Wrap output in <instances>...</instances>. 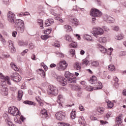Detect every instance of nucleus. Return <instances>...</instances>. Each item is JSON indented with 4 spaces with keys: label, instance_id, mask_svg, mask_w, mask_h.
Returning <instances> with one entry per match:
<instances>
[{
    "label": "nucleus",
    "instance_id": "5701e85b",
    "mask_svg": "<svg viewBox=\"0 0 126 126\" xmlns=\"http://www.w3.org/2000/svg\"><path fill=\"white\" fill-rule=\"evenodd\" d=\"M90 81L92 84H95L97 82V77L95 76H93L91 77Z\"/></svg>",
    "mask_w": 126,
    "mask_h": 126
},
{
    "label": "nucleus",
    "instance_id": "0e129e2a",
    "mask_svg": "<svg viewBox=\"0 0 126 126\" xmlns=\"http://www.w3.org/2000/svg\"><path fill=\"white\" fill-rule=\"evenodd\" d=\"M11 47V53H15V48H14V47L13 46H10Z\"/></svg>",
    "mask_w": 126,
    "mask_h": 126
},
{
    "label": "nucleus",
    "instance_id": "2eb2a0df",
    "mask_svg": "<svg viewBox=\"0 0 126 126\" xmlns=\"http://www.w3.org/2000/svg\"><path fill=\"white\" fill-rule=\"evenodd\" d=\"M98 41L100 44H105L107 43L108 39H107V37H100L99 38Z\"/></svg>",
    "mask_w": 126,
    "mask_h": 126
},
{
    "label": "nucleus",
    "instance_id": "aec40b11",
    "mask_svg": "<svg viewBox=\"0 0 126 126\" xmlns=\"http://www.w3.org/2000/svg\"><path fill=\"white\" fill-rule=\"evenodd\" d=\"M53 23H54V19H47L45 21V24L46 25V26H51V25L53 24Z\"/></svg>",
    "mask_w": 126,
    "mask_h": 126
},
{
    "label": "nucleus",
    "instance_id": "b1692460",
    "mask_svg": "<svg viewBox=\"0 0 126 126\" xmlns=\"http://www.w3.org/2000/svg\"><path fill=\"white\" fill-rule=\"evenodd\" d=\"M23 96V92L21 90H20L18 92V100L20 101Z\"/></svg>",
    "mask_w": 126,
    "mask_h": 126
},
{
    "label": "nucleus",
    "instance_id": "680f3d73",
    "mask_svg": "<svg viewBox=\"0 0 126 126\" xmlns=\"http://www.w3.org/2000/svg\"><path fill=\"white\" fill-rule=\"evenodd\" d=\"M126 51H121L120 52V56H126Z\"/></svg>",
    "mask_w": 126,
    "mask_h": 126
},
{
    "label": "nucleus",
    "instance_id": "3c124183",
    "mask_svg": "<svg viewBox=\"0 0 126 126\" xmlns=\"http://www.w3.org/2000/svg\"><path fill=\"white\" fill-rule=\"evenodd\" d=\"M104 108H103L102 107H99L97 109V112H98V113H100V114H103L104 113Z\"/></svg>",
    "mask_w": 126,
    "mask_h": 126
},
{
    "label": "nucleus",
    "instance_id": "412c9836",
    "mask_svg": "<svg viewBox=\"0 0 126 126\" xmlns=\"http://www.w3.org/2000/svg\"><path fill=\"white\" fill-rule=\"evenodd\" d=\"M106 21L109 23H114L115 22V19L110 16H107L106 17Z\"/></svg>",
    "mask_w": 126,
    "mask_h": 126
},
{
    "label": "nucleus",
    "instance_id": "052dcab7",
    "mask_svg": "<svg viewBox=\"0 0 126 126\" xmlns=\"http://www.w3.org/2000/svg\"><path fill=\"white\" fill-rule=\"evenodd\" d=\"M16 35H17V32L16 31H13L12 33V36L13 37H16Z\"/></svg>",
    "mask_w": 126,
    "mask_h": 126
},
{
    "label": "nucleus",
    "instance_id": "4be33fe9",
    "mask_svg": "<svg viewBox=\"0 0 126 126\" xmlns=\"http://www.w3.org/2000/svg\"><path fill=\"white\" fill-rule=\"evenodd\" d=\"M35 99L40 106H41V107H43V106H44V102H43V100L41 99L39 96H36L35 97Z\"/></svg>",
    "mask_w": 126,
    "mask_h": 126
},
{
    "label": "nucleus",
    "instance_id": "4c0bfd02",
    "mask_svg": "<svg viewBox=\"0 0 126 126\" xmlns=\"http://www.w3.org/2000/svg\"><path fill=\"white\" fill-rule=\"evenodd\" d=\"M116 122L117 123L118 125L122 124V116H121V115H119L116 119Z\"/></svg>",
    "mask_w": 126,
    "mask_h": 126
},
{
    "label": "nucleus",
    "instance_id": "4468645a",
    "mask_svg": "<svg viewBox=\"0 0 126 126\" xmlns=\"http://www.w3.org/2000/svg\"><path fill=\"white\" fill-rule=\"evenodd\" d=\"M68 82L69 83H75V81H76V79L75 77L73 76V75L71 76L70 77L67 79Z\"/></svg>",
    "mask_w": 126,
    "mask_h": 126
},
{
    "label": "nucleus",
    "instance_id": "69168bd1",
    "mask_svg": "<svg viewBox=\"0 0 126 126\" xmlns=\"http://www.w3.org/2000/svg\"><path fill=\"white\" fill-rule=\"evenodd\" d=\"M79 110H81L82 112H84V107L82 106V105L79 106Z\"/></svg>",
    "mask_w": 126,
    "mask_h": 126
},
{
    "label": "nucleus",
    "instance_id": "603ef678",
    "mask_svg": "<svg viewBox=\"0 0 126 126\" xmlns=\"http://www.w3.org/2000/svg\"><path fill=\"white\" fill-rule=\"evenodd\" d=\"M112 114L111 112H108L107 114L105 115V118H107V119H109L110 117H112Z\"/></svg>",
    "mask_w": 126,
    "mask_h": 126
},
{
    "label": "nucleus",
    "instance_id": "37998d69",
    "mask_svg": "<svg viewBox=\"0 0 126 126\" xmlns=\"http://www.w3.org/2000/svg\"><path fill=\"white\" fill-rule=\"evenodd\" d=\"M58 125L59 126H70V125H69V124H68V123H63V122L59 123Z\"/></svg>",
    "mask_w": 126,
    "mask_h": 126
},
{
    "label": "nucleus",
    "instance_id": "5fc2aeb1",
    "mask_svg": "<svg viewBox=\"0 0 126 126\" xmlns=\"http://www.w3.org/2000/svg\"><path fill=\"white\" fill-rule=\"evenodd\" d=\"M73 23L75 24V25H78L79 22L76 19H73Z\"/></svg>",
    "mask_w": 126,
    "mask_h": 126
},
{
    "label": "nucleus",
    "instance_id": "0eeeda50",
    "mask_svg": "<svg viewBox=\"0 0 126 126\" xmlns=\"http://www.w3.org/2000/svg\"><path fill=\"white\" fill-rule=\"evenodd\" d=\"M7 19L10 23L13 24L15 21V14L11 11H9L7 13Z\"/></svg>",
    "mask_w": 126,
    "mask_h": 126
},
{
    "label": "nucleus",
    "instance_id": "cd10ccee",
    "mask_svg": "<svg viewBox=\"0 0 126 126\" xmlns=\"http://www.w3.org/2000/svg\"><path fill=\"white\" fill-rule=\"evenodd\" d=\"M74 67L76 69V70H80V69H81V66H80V64L77 62L74 63Z\"/></svg>",
    "mask_w": 126,
    "mask_h": 126
},
{
    "label": "nucleus",
    "instance_id": "c9c22d12",
    "mask_svg": "<svg viewBox=\"0 0 126 126\" xmlns=\"http://www.w3.org/2000/svg\"><path fill=\"white\" fill-rule=\"evenodd\" d=\"M41 113L42 115H44L45 118H47V117H48V114H47V110H46V109H42L41 111Z\"/></svg>",
    "mask_w": 126,
    "mask_h": 126
},
{
    "label": "nucleus",
    "instance_id": "c85d7f7f",
    "mask_svg": "<svg viewBox=\"0 0 126 126\" xmlns=\"http://www.w3.org/2000/svg\"><path fill=\"white\" fill-rule=\"evenodd\" d=\"M89 63V61H88L87 59H85L82 60V65H85V66H87Z\"/></svg>",
    "mask_w": 126,
    "mask_h": 126
},
{
    "label": "nucleus",
    "instance_id": "774afa93",
    "mask_svg": "<svg viewBox=\"0 0 126 126\" xmlns=\"http://www.w3.org/2000/svg\"><path fill=\"white\" fill-rule=\"evenodd\" d=\"M29 48L30 49H31V50H32V49L34 48V45L33 44V43L30 44Z\"/></svg>",
    "mask_w": 126,
    "mask_h": 126
},
{
    "label": "nucleus",
    "instance_id": "423d86ee",
    "mask_svg": "<svg viewBox=\"0 0 126 126\" xmlns=\"http://www.w3.org/2000/svg\"><path fill=\"white\" fill-rule=\"evenodd\" d=\"M8 112L12 116H17L19 113L18 109L14 106L9 107Z\"/></svg>",
    "mask_w": 126,
    "mask_h": 126
},
{
    "label": "nucleus",
    "instance_id": "a211bd4d",
    "mask_svg": "<svg viewBox=\"0 0 126 126\" xmlns=\"http://www.w3.org/2000/svg\"><path fill=\"white\" fill-rule=\"evenodd\" d=\"M36 71L37 73L38 74H40V75H41V76H42V77H43V78L45 77V76H46V74L45 73L44 70L42 69H38L36 70Z\"/></svg>",
    "mask_w": 126,
    "mask_h": 126
},
{
    "label": "nucleus",
    "instance_id": "f704fd0d",
    "mask_svg": "<svg viewBox=\"0 0 126 126\" xmlns=\"http://www.w3.org/2000/svg\"><path fill=\"white\" fill-rule=\"evenodd\" d=\"M65 77H66V78H67V79L68 78H69V77H70V76H71L72 75V74L70 73V72H69V71H65Z\"/></svg>",
    "mask_w": 126,
    "mask_h": 126
},
{
    "label": "nucleus",
    "instance_id": "9b49d317",
    "mask_svg": "<svg viewBox=\"0 0 126 126\" xmlns=\"http://www.w3.org/2000/svg\"><path fill=\"white\" fill-rule=\"evenodd\" d=\"M56 119L59 121H63L65 117V113L63 111H59L55 114Z\"/></svg>",
    "mask_w": 126,
    "mask_h": 126
},
{
    "label": "nucleus",
    "instance_id": "473e14b6",
    "mask_svg": "<svg viewBox=\"0 0 126 126\" xmlns=\"http://www.w3.org/2000/svg\"><path fill=\"white\" fill-rule=\"evenodd\" d=\"M115 39L116 40H122L124 39V34H119L118 35L115 36Z\"/></svg>",
    "mask_w": 126,
    "mask_h": 126
},
{
    "label": "nucleus",
    "instance_id": "09e8293b",
    "mask_svg": "<svg viewBox=\"0 0 126 126\" xmlns=\"http://www.w3.org/2000/svg\"><path fill=\"white\" fill-rule=\"evenodd\" d=\"M55 54H56L57 56H59L60 58H63L64 57V55H63V54L58 51L56 52Z\"/></svg>",
    "mask_w": 126,
    "mask_h": 126
},
{
    "label": "nucleus",
    "instance_id": "338daca9",
    "mask_svg": "<svg viewBox=\"0 0 126 126\" xmlns=\"http://www.w3.org/2000/svg\"><path fill=\"white\" fill-rule=\"evenodd\" d=\"M113 30H114V31H119V30H120V28L118 26L114 27Z\"/></svg>",
    "mask_w": 126,
    "mask_h": 126
},
{
    "label": "nucleus",
    "instance_id": "20e7f679",
    "mask_svg": "<svg viewBox=\"0 0 126 126\" xmlns=\"http://www.w3.org/2000/svg\"><path fill=\"white\" fill-rule=\"evenodd\" d=\"M48 94H52V95H58L59 90L56 87L53 85H49L47 89Z\"/></svg>",
    "mask_w": 126,
    "mask_h": 126
},
{
    "label": "nucleus",
    "instance_id": "dca6fc26",
    "mask_svg": "<svg viewBox=\"0 0 126 126\" xmlns=\"http://www.w3.org/2000/svg\"><path fill=\"white\" fill-rule=\"evenodd\" d=\"M78 46L77 42L75 41H73V40H72V41L69 44V46L70 48H73V49H75L77 48V46Z\"/></svg>",
    "mask_w": 126,
    "mask_h": 126
},
{
    "label": "nucleus",
    "instance_id": "39448f33",
    "mask_svg": "<svg viewBox=\"0 0 126 126\" xmlns=\"http://www.w3.org/2000/svg\"><path fill=\"white\" fill-rule=\"evenodd\" d=\"M93 34L96 38H98V36L103 35V33H104L103 29L100 28L94 27L93 28Z\"/></svg>",
    "mask_w": 126,
    "mask_h": 126
},
{
    "label": "nucleus",
    "instance_id": "c756f323",
    "mask_svg": "<svg viewBox=\"0 0 126 126\" xmlns=\"http://www.w3.org/2000/svg\"><path fill=\"white\" fill-rule=\"evenodd\" d=\"M10 65H11V67H12L14 70H15V71H18V70H19V69H18L17 66H16V65H15V63H11L10 64Z\"/></svg>",
    "mask_w": 126,
    "mask_h": 126
},
{
    "label": "nucleus",
    "instance_id": "6ab92c4d",
    "mask_svg": "<svg viewBox=\"0 0 126 126\" xmlns=\"http://www.w3.org/2000/svg\"><path fill=\"white\" fill-rule=\"evenodd\" d=\"M83 38L84 39H85L86 40H87V41H89V42H93V41H94V40L92 39V37L88 34H84L83 35Z\"/></svg>",
    "mask_w": 126,
    "mask_h": 126
},
{
    "label": "nucleus",
    "instance_id": "ea45409f",
    "mask_svg": "<svg viewBox=\"0 0 126 126\" xmlns=\"http://www.w3.org/2000/svg\"><path fill=\"white\" fill-rule=\"evenodd\" d=\"M76 116V115L75 114V111L73 110L71 113V119H72V120H74Z\"/></svg>",
    "mask_w": 126,
    "mask_h": 126
},
{
    "label": "nucleus",
    "instance_id": "393cba45",
    "mask_svg": "<svg viewBox=\"0 0 126 126\" xmlns=\"http://www.w3.org/2000/svg\"><path fill=\"white\" fill-rule=\"evenodd\" d=\"M79 123L80 125L82 126H85V120H84V118L81 117L79 118L78 120Z\"/></svg>",
    "mask_w": 126,
    "mask_h": 126
},
{
    "label": "nucleus",
    "instance_id": "de8ad7c7",
    "mask_svg": "<svg viewBox=\"0 0 126 126\" xmlns=\"http://www.w3.org/2000/svg\"><path fill=\"white\" fill-rule=\"evenodd\" d=\"M92 65L93 66H98V65H99V63H98V62H95V61H93L92 62Z\"/></svg>",
    "mask_w": 126,
    "mask_h": 126
},
{
    "label": "nucleus",
    "instance_id": "6e6552de",
    "mask_svg": "<svg viewBox=\"0 0 126 126\" xmlns=\"http://www.w3.org/2000/svg\"><path fill=\"white\" fill-rule=\"evenodd\" d=\"M96 86H97V87H93L89 86H87L86 88L88 91H93V90H99L100 89H102V83L98 82L96 84Z\"/></svg>",
    "mask_w": 126,
    "mask_h": 126
},
{
    "label": "nucleus",
    "instance_id": "2f4dec72",
    "mask_svg": "<svg viewBox=\"0 0 126 126\" xmlns=\"http://www.w3.org/2000/svg\"><path fill=\"white\" fill-rule=\"evenodd\" d=\"M23 103L27 105H33V106H35V105H36V103L29 100H25L23 102Z\"/></svg>",
    "mask_w": 126,
    "mask_h": 126
},
{
    "label": "nucleus",
    "instance_id": "4d7b16f0",
    "mask_svg": "<svg viewBox=\"0 0 126 126\" xmlns=\"http://www.w3.org/2000/svg\"><path fill=\"white\" fill-rule=\"evenodd\" d=\"M14 121L17 124H19L20 125L21 124V121L17 119V118H16L14 119Z\"/></svg>",
    "mask_w": 126,
    "mask_h": 126
},
{
    "label": "nucleus",
    "instance_id": "f8f14e48",
    "mask_svg": "<svg viewBox=\"0 0 126 126\" xmlns=\"http://www.w3.org/2000/svg\"><path fill=\"white\" fill-rule=\"evenodd\" d=\"M56 78L57 79L58 81L60 82L63 86H65V85L67 84V80L65 79L63 77L59 76Z\"/></svg>",
    "mask_w": 126,
    "mask_h": 126
},
{
    "label": "nucleus",
    "instance_id": "f3484780",
    "mask_svg": "<svg viewBox=\"0 0 126 126\" xmlns=\"http://www.w3.org/2000/svg\"><path fill=\"white\" fill-rule=\"evenodd\" d=\"M98 49L101 53H103V54H106V53H107V49L105 48V47L100 44H98Z\"/></svg>",
    "mask_w": 126,
    "mask_h": 126
},
{
    "label": "nucleus",
    "instance_id": "a878e982",
    "mask_svg": "<svg viewBox=\"0 0 126 126\" xmlns=\"http://www.w3.org/2000/svg\"><path fill=\"white\" fill-rule=\"evenodd\" d=\"M18 45L21 47H26L28 45V42H24L22 41H19L18 42Z\"/></svg>",
    "mask_w": 126,
    "mask_h": 126
},
{
    "label": "nucleus",
    "instance_id": "13d9d810",
    "mask_svg": "<svg viewBox=\"0 0 126 126\" xmlns=\"http://www.w3.org/2000/svg\"><path fill=\"white\" fill-rule=\"evenodd\" d=\"M81 84L83 85V86H84V87H87L86 85L87 84V83L85 81H83L81 82Z\"/></svg>",
    "mask_w": 126,
    "mask_h": 126
},
{
    "label": "nucleus",
    "instance_id": "9d476101",
    "mask_svg": "<svg viewBox=\"0 0 126 126\" xmlns=\"http://www.w3.org/2000/svg\"><path fill=\"white\" fill-rule=\"evenodd\" d=\"M12 80H13L14 82H20L21 81V76L19 75L18 73H14L11 76Z\"/></svg>",
    "mask_w": 126,
    "mask_h": 126
},
{
    "label": "nucleus",
    "instance_id": "864d4df0",
    "mask_svg": "<svg viewBox=\"0 0 126 126\" xmlns=\"http://www.w3.org/2000/svg\"><path fill=\"white\" fill-rule=\"evenodd\" d=\"M41 66H43L45 71H47L48 70V66H47V65H45L44 63H41Z\"/></svg>",
    "mask_w": 126,
    "mask_h": 126
},
{
    "label": "nucleus",
    "instance_id": "49530a36",
    "mask_svg": "<svg viewBox=\"0 0 126 126\" xmlns=\"http://www.w3.org/2000/svg\"><path fill=\"white\" fill-rule=\"evenodd\" d=\"M107 106L108 108H110L111 109V108H113L114 107V103L110 101H108L107 102Z\"/></svg>",
    "mask_w": 126,
    "mask_h": 126
},
{
    "label": "nucleus",
    "instance_id": "72a5a7b5",
    "mask_svg": "<svg viewBox=\"0 0 126 126\" xmlns=\"http://www.w3.org/2000/svg\"><path fill=\"white\" fill-rule=\"evenodd\" d=\"M37 22L38 24H39V26L41 28V29H44V27L43 26L44 22L43 21V20L41 19H39L37 20Z\"/></svg>",
    "mask_w": 126,
    "mask_h": 126
},
{
    "label": "nucleus",
    "instance_id": "79ce46f5",
    "mask_svg": "<svg viewBox=\"0 0 126 126\" xmlns=\"http://www.w3.org/2000/svg\"><path fill=\"white\" fill-rule=\"evenodd\" d=\"M51 32H52V29H47L46 30L44 31V34H46L47 35L51 34Z\"/></svg>",
    "mask_w": 126,
    "mask_h": 126
},
{
    "label": "nucleus",
    "instance_id": "bb28decb",
    "mask_svg": "<svg viewBox=\"0 0 126 126\" xmlns=\"http://www.w3.org/2000/svg\"><path fill=\"white\" fill-rule=\"evenodd\" d=\"M108 70L110 71H116V66L113 64H110L108 66Z\"/></svg>",
    "mask_w": 126,
    "mask_h": 126
},
{
    "label": "nucleus",
    "instance_id": "8fccbe9b",
    "mask_svg": "<svg viewBox=\"0 0 126 126\" xmlns=\"http://www.w3.org/2000/svg\"><path fill=\"white\" fill-rule=\"evenodd\" d=\"M5 122L9 126H15V125L12 124V122L9 121L8 120H6Z\"/></svg>",
    "mask_w": 126,
    "mask_h": 126
},
{
    "label": "nucleus",
    "instance_id": "bf43d9fd",
    "mask_svg": "<svg viewBox=\"0 0 126 126\" xmlns=\"http://www.w3.org/2000/svg\"><path fill=\"white\" fill-rule=\"evenodd\" d=\"M28 52V49H26V50H25L24 51H23L21 53L22 56H25V54H26Z\"/></svg>",
    "mask_w": 126,
    "mask_h": 126
},
{
    "label": "nucleus",
    "instance_id": "7c9ffc66",
    "mask_svg": "<svg viewBox=\"0 0 126 126\" xmlns=\"http://www.w3.org/2000/svg\"><path fill=\"white\" fill-rule=\"evenodd\" d=\"M65 39L66 41H67V42H69V43H70L73 41L71 37L68 35H65Z\"/></svg>",
    "mask_w": 126,
    "mask_h": 126
},
{
    "label": "nucleus",
    "instance_id": "c03bdc74",
    "mask_svg": "<svg viewBox=\"0 0 126 126\" xmlns=\"http://www.w3.org/2000/svg\"><path fill=\"white\" fill-rule=\"evenodd\" d=\"M48 38H50V36H49L48 35H43L41 36V38L42 40H44V41L47 40Z\"/></svg>",
    "mask_w": 126,
    "mask_h": 126
},
{
    "label": "nucleus",
    "instance_id": "f03ea898",
    "mask_svg": "<svg viewBox=\"0 0 126 126\" xmlns=\"http://www.w3.org/2000/svg\"><path fill=\"white\" fill-rule=\"evenodd\" d=\"M15 27L17 28V30L23 33L25 29V27H24V22L20 19H18L16 20Z\"/></svg>",
    "mask_w": 126,
    "mask_h": 126
},
{
    "label": "nucleus",
    "instance_id": "58836bf2",
    "mask_svg": "<svg viewBox=\"0 0 126 126\" xmlns=\"http://www.w3.org/2000/svg\"><path fill=\"white\" fill-rule=\"evenodd\" d=\"M114 51V49H113L112 47H110L107 49L106 54L107 55H112V52Z\"/></svg>",
    "mask_w": 126,
    "mask_h": 126
},
{
    "label": "nucleus",
    "instance_id": "a18cd8bd",
    "mask_svg": "<svg viewBox=\"0 0 126 126\" xmlns=\"http://www.w3.org/2000/svg\"><path fill=\"white\" fill-rule=\"evenodd\" d=\"M55 19L56 20L59 21L61 23H63V22H64V20L63 19V18H60V17H56Z\"/></svg>",
    "mask_w": 126,
    "mask_h": 126
},
{
    "label": "nucleus",
    "instance_id": "e2e57ef3",
    "mask_svg": "<svg viewBox=\"0 0 126 126\" xmlns=\"http://www.w3.org/2000/svg\"><path fill=\"white\" fill-rule=\"evenodd\" d=\"M100 123L101 124V125H102V126H104V125H106V124H108V122L104 121L103 120L100 121Z\"/></svg>",
    "mask_w": 126,
    "mask_h": 126
},
{
    "label": "nucleus",
    "instance_id": "6e6d98bb",
    "mask_svg": "<svg viewBox=\"0 0 126 126\" xmlns=\"http://www.w3.org/2000/svg\"><path fill=\"white\" fill-rule=\"evenodd\" d=\"M70 54H71V55H72L73 56H74L75 55V50L74 49L70 50Z\"/></svg>",
    "mask_w": 126,
    "mask_h": 126
},
{
    "label": "nucleus",
    "instance_id": "7ed1b4c3",
    "mask_svg": "<svg viewBox=\"0 0 126 126\" xmlns=\"http://www.w3.org/2000/svg\"><path fill=\"white\" fill-rule=\"evenodd\" d=\"M68 64L64 60H63L60 62L59 63L57 64V69L60 70V71H63L66 69L67 68Z\"/></svg>",
    "mask_w": 126,
    "mask_h": 126
},
{
    "label": "nucleus",
    "instance_id": "ddd939ff",
    "mask_svg": "<svg viewBox=\"0 0 126 126\" xmlns=\"http://www.w3.org/2000/svg\"><path fill=\"white\" fill-rule=\"evenodd\" d=\"M64 99L62 94H60L58 97L57 102L59 104L60 106H62V103H63Z\"/></svg>",
    "mask_w": 126,
    "mask_h": 126
},
{
    "label": "nucleus",
    "instance_id": "a19ab883",
    "mask_svg": "<svg viewBox=\"0 0 126 126\" xmlns=\"http://www.w3.org/2000/svg\"><path fill=\"white\" fill-rule=\"evenodd\" d=\"M52 45L53 46H54V47H55L56 48H60V46H61L59 41L54 42Z\"/></svg>",
    "mask_w": 126,
    "mask_h": 126
},
{
    "label": "nucleus",
    "instance_id": "e433bc0d",
    "mask_svg": "<svg viewBox=\"0 0 126 126\" xmlns=\"http://www.w3.org/2000/svg\"><path fill=\"white\" fill-rule=\"evenodd\" d=\"M64 29H66L67 32H70L72 30L71 27L67 25L64 26Z\"/></svg>",
    "mask_w": 126,
    "mask_h": 126
},
{
    "label": "nucleus",
    "instance_id": "1a4fd4ad",
    "mask_svg": "<svg viewBox=\"0 0 126 126\" xmlns=\"http://www.w3.org/2000/svg\"><path fill=\"white\" fill-rule=\"evenodd\" d=\"M91 15L94 17H99L102 15V12L96 9H92L91 11Z\"/></svg>",
    "mask_w": 126,
    "mask_h": 126
},
{
    "label": "nucleus",
    "instance_id": "f257e3e1",
    "mask_svg": "<svg viewBox=\"0 0 126 126\" xmlns=\"http://www.w3.org/2000/svg\"><path fill=\"white\" fill-rule=\"evenodd\" d=\"M0 78L3 80V82H1V88L2 92V94H3V95L4 96H7L8 89L6 87V85L5 84L7 83V84L8 85H11L10 78L7 76H4L3 75H2V73L0 74Z\"/></svg>",
    "mask_w": 126,
    "mask_h": 126
}]
</instances>
